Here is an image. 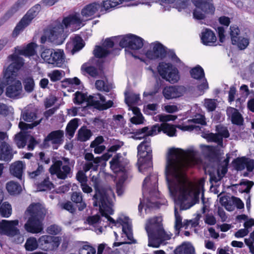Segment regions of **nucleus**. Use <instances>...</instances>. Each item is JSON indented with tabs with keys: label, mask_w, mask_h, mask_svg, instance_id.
<instances>
[{
	"label": "nucleus",
	"mask_w": 254,
	"mask_h": 254,
	"mask_svg": "<svg viewBox=\"0 0 254 254\" xmlns=\"http://www.w3.org/2000/svg\"><path fill=\"white\" fill-rule=\"evenodd\" d=\"M190 165V159L185 154L173 149L169 150L165 167L166 180L170 192L178 194L181 209H189L194 204L185 203L190 196L186 171Z\"/></svg>",
	"instance_id": "1"
},
{
	"label": "nucleus",
	"mask_w": 254,
	"mask_h": 254,
	"mask_svg": "<svg viewBox=\"0 0 254 254\" xmlns=\"http://www.w3.org/2000/svg\"><path fill=\"white\" fill-rule=\"evenodd\" d=\"M7 61L11 62L3 72V85L7 86L5 95L7 97L18 99L21 97L22 86L20 80L16 79V72L23 65L24 60L17 55L12 54L8 56Z\"/></svg>",
	"instance_id": "2"
},
{
	"label": "nucleus",
	"mask_w": 254,
	"mask_h": 254,
	"mask_svg": "<svg viewBox=\"0 0 254 254\" xmlns=\"http://www.w3.org/2000/svg\"><path fill=\"white\" fill-rule=\"evenodd\" d=\"M47 213L46 209L40 203H32L25 211V219H27L24 225L25 230L32 233H38L43 230L42 222Z\"/></svg>",
	"instance_id": "3"
},
{
	"label": "nucleus",
	"mask_w": 254,
	"mask_h": 254,
	"mask_svg": "<svg viewBox=\"0 0 254 254\" xmlns=\"http://www.w3.org/2000/svg\"><path fill=\"white\" fill-rule=\"evenodd\" d=\"M162 221L161 217H154L147 221L145 230L148 236L149 247H159L161 245H165V241L171 238L164 230Z\"/></svg>",
	"instance_id": "4"
},
{
	"label": "nucleus",
	"mask_w": 254,
	"mask_h": 254,
	"mask_svg": "<svg viewBox=\"0 0 254 254\" xmlns=\"http://www.w3.org/2000/svg\"><path fill=\"white\" fill-rule=\"evenodd\" d=\"M91 181L95 190V193L93 199L94 200L93 205L97 207L100 203L101 206L105 208L110 213H112V210L108 206L111 201V198L114 195L111 189H107L100 187L101 180L97 176H93Z\"/></svg>",
	"instance_id": "5"
},
{
	"label": "nucleus",
	"mask_w": 254,
	"mask_h": 254,
	"mask_svg": "<svg viewBox=\"0 0 254 254\" xmlns=\"http://www.w3.org/2000/svg\"><path fill=\"white\" fill-rule=\"evenodd\" d=\"M151 139L145 137L144 140L137 146L138 170L144 173L147 169L152 167V149L150 146Z\"/></svg>",
	"instance_id": "6"
},
{
	"label": "nucleus",
	"mask_w": 254,
	"mask_h": 254,
	"mask_svg": "<svg viewBox=\"0 0 254 254\" xmlns=\"http://www.w3.org/2000/svg\"><path fill=\"white\" fill-rule=\"evenodd\" d=\"M195 8L193 11V18L204 20L207 16L214 14L215 6L213 0H192Z\"/></svg>",
	"instance_id": "7"
},
{
	"label": "nucleus",
	"mask_w": 254,
	"mask_h": 254,
	"mask_svg": "<svg viewBox=\"0 0 254 254\" xmlns=\"http://www.w3.org/2000/svg\"><path fill=\"white\" fill-rule=\"evenodd\" d=\"M40 10L41 5L39 4H37L31 8L17 24L13 31L12 37H17L21 32L23 31L30 24L32 19L38 14Z\"/></svg>",
	"instance_id": "8"
},
{
	"label": "nucleus",
	"mask_w": 254,
	"mask_h": 254,
	"mask_svg": "<svg viewBox=\"0 0 254 254\" xmlns=\"http://www.w3.org/2000/svg\"><path fill=\"white\" fill-rule=\"evenodd\" d=\"M158 71L162 78L171 83L177 82L179 79L177 68H173L171 64L164 62L159 64Z\"/></svg>",
	"instance_id": "9"
},
{
	"label": "nucleus",
	"mask_w": 254,
	"mask_h": 254,
	"mask_svg": "<svg viewBox=\"0 0 254 254\" xmlns=\"http://www.w3.org/2000/svg\"><path fill=\"white\" fill-rule=\"evenodd\" d=\"M64 26L59 20L53 22L51 25L49 38L50 41L57 45L63 43L66 35L64 33Z\"/></svg>",
	"instance_id": "10"
},
{
	"label": "nucleus",
	"mask_w": 254,
	"mask_h": 254,
	"mask_svg": "<svg viewBox=\"0 0 254 254\" xmlns=\"http://www.w3.org/2000/svg\"><path fill=\"white\" fill-rule=\"evenodd\" d=\"M122 37H115L107 38L105 40L102 46H96L93 51L95 57L98 58H105L111 53L110 49L113 48L116 43L120 41Z\"/></svg>",
	"instance_id": "11"
},
{
	"label": "nucleus",
	"mask_w": 254,
	"mask_h": 254,
	"mask_svg": "<svg viewBox=\"0 0 254 254\" xmlns=\"http://www.w3.org/2000/svg\"><path fill=\"white\" fill-rule=\"evenodd\" d=\"M22 117L23 120L27 122H33L31 124H26L23 122H20L19 127L22 130L32 129L40 124L42 119L36 120L37 119V114L34 109H26L22 113Z\"/></svg>",
	"instance_id": "12"
},
{
	"label": "nucleus",
	"mask_w": 254,
	"mask_h": 254,
	"mask_svg": "<svg viewBox=\"0 0 254 254\" xmlns=\"http://www.w3.org/2000/svg\"><path fill=\"white\" fill-rule=\"evenodd\" d=\"M128 161L122 157L120 153L116 154L110 162V168L115 173H122L128 176L129 168Z\"/></svg>",
	"instance_id": "13"
},
{
	"label": "nucleus",
	"mask_w": 254,
	"mask_h": 254,
	"mask_svg": "<svg viewBox=\"0 0 254 254\" xmlns=\"http://www.w3.org/2000/svg\"><path fill=\"white\" fill-rule=\"evenodd\" d=\"M64 138L63 130L52 131L45 138L42 146L44 148H48L50 146V142L51 141L53 149H57L59 146L63 143Z\"/></svg>",
	"instance_id": "14"
},
{
	"label": "nucleus",
	"mask_w": 254,
	"mask_h": 254,
	"mask_svg": "<svg viewBox=\"0 0 254 254\" xmlns=\"http://www.w3.org/2000/svg\"><path fill=\"white\" fill-rule=\"evenodd\" d=\"M143 39L140 37L131 34L123 37L120 41L122 48L127 47L131 50H139L143 46Z\"/></svg>",
	"instance_id": "15"
},
{
	"label": "nucleus",
	"mask_w": 254,
	"mask_h": 254,
	"mask_svg": "<svg viewBox=\"0 0 254 254\" xmlns=\"http://www.w3.org/2000/svg\"><path fill=\"white\" fill-rule=\"evenodd\" d=\"M52 175L56 174L59 179L64 180L72 173L71 168L68 165L63 166V162L58 160L49 168Z\"/></svg>",
	"instance_id": "16"
},
{
	"label": "nucleus",
	"mask_w": 254,
	"mask_h": 254,
	"mask_svg": "<svg viewBox=\"0 0 254 254\" xmlns=\"http://www.w3.org/2000/svg\"><path fill=\"white\" fill-rule=\"evenodd\" d=\"M38 243L40 248L45 251H53L57 249L60 244L59 237L49 235L40 237Z\"/></svg>",
	"instance_id": "17"
},
{
	"label": "nucleus",
	"mask_w": 254,
	"mask_h": 254,
	"mask_svg": "<svg viewBox=\"0 0 254 254\" xmlns=\"http://www.w3.org/2000/svg\"><path fill=\"white\" fill-rule=\"evenodd\" d=\"M18 223L17 220H2L0 222V234L8 237H13L19 234V230L16 227Z\"/></svg>",
	"instance_id": "18"
},
{
	"label": "nucleus",
	"mask_w": 254,
	"mask_h": 254,
	"mask_svg": "<svg viewBox=\"0 0 254 254\" xmlns=\"http://www.w3.org/2000/svg\"><path fill=\"white\" fill-rule=\"evenodd\" d=\"M152 50H148L146 53V56L151 60L160 58L164 59L167 55L166 48L158 42L152 43Z\"/></svg>",
	"instance_id": "19"
},
{
	"label": "nucleus",
	"mask_w": 254,
	"mask_h": 254,
	"mask_svg": "<svg viewBox=\"0 0 254 254\" xmlns=\"http://www.w3.org/2000/svg\"><path fill=\"white\" fill-rule=\"evenodd\" d=\"M190 74L192 78L200 80L202 79V82L197 85L199 90H203L208 88V84L206 79L204 77V72L203 68L199 65H197L190 70Z\"/></svg>",
	"instance_id": "20"
},
{
	"label": "nucleus",
	"mask_w": 254,
	"mask_h": 254,
	"mask_svg": "<svg viewBox=\"0 0 254 254\" xmlns=\"http://www.w3.org/2000/svg\"><path fill=\"white\" fill-rule=\"evenodd\" d=\"M99 9L101 12L105 11L102 2H94L85 5L82 9L81 14L84 17L88 18L94 15Z\"/></svg>",
	"instance_id": "21"
},
{
	"label": "nucleus",
	"mask_w": 254,
	"mask_h": 254,
	"mask_svg": "<svg viewBox=\"0 0 254 254\" xmlns=\"http://www.w3.org/2000/svg\"><path fill=\"white\" fill-rule=\"evenodd\" d=\"M120 221V224L122 225V230L124 233L126 234L128 240L130 242H125L126 244H136V240L133 239V234L131 231V225L129 222V219L127 217H125L124 219L119 218L117 220V222Z\"/></svg>",
	"instance_id": "22"
},
{
	"label": "nucleus",
	"mask_w": 254,
	"mask_h": 254,
	"mask_svg": "<svg viewBox=\"0 0 254 254\" xmlns=\"http://www.w3.org/2000/svg\"><path fill=\"white\" fill-rule=\"evenodd\" d=\"M184 87L183 86H170L165 87L163 90V94L167 99L179 97L183 93Z\"/></svg>",
	"instance_id": "23"
},
{
	"label": "nucleus",
	"mask_w": 254,
	"mask_h": 254,
	"mask_svg": "<svg viewBox=\"0 0 254 254\" xmlns=\"http://www.w3.org/2000/svg\"><path fill=\"white\" fill-rule=\"evenodd\" d=\"M226 114L231 122L234 125L242 126L243 125L244 119L239 111L233 107H228L226 110Z\"/></svg>",
	"instance_id": "24"
},
{
	"label": "nucleus",
	"mask_w": 254,
	"mask_h": 254,
	"mask_svg": "<svg viewBox=\"0 0 254 254\" xmlns=\"http://www.w3.org/2000/svg\"><path fill=\"white\" fill-rule=\"evenodd\" d=\"M215 33L210 29H205L201 33L202 43L206 46H213L216 42Z\"/></svg>",
	"instance_id": "25"
},
{
	"label": "nucleus",
	"mask_w": 254,
	"mask_h": 254,
	"mask_svg": "<svg viewBox=\"0 0 254 254\" xmlns=\"http://www.w3.org/2000/svg\"><path fill=\"white\" fill-rule=\"evenodd\" d=\"M62 22L64 27L67 28L71 25L80 26L82 24V19H81L79 13H75L64 17Z\"/></svg>",
	"instance_id": "26"
},
{
	"label": "nucleus",
	"mask_w": 254,
	"mask_h": 254,
	"mask_svg": "<svg viewBox=\"0 0 254 254\" xmlns=\"http://www.w3.org/2000/svg\"><path fill=\"white\" fill-rule=\"evenodd\" d=\"M203 169L205 174L209 175L211 183H217L222 178L220 174L219 169L218 167L204 166Z\"/></svg>",
	"instance_id": "27"
},
{
	"label": "nucleus",
	"mask_w": 254,
	"mask_h": 254,
	"mask_svg": "<svg viewBox=\"0 0 254 254\" xmlns=\"http://www.w3.org/2000/svg\"><path fill=\"white\" fill-rule=\"evenodd\" d=\"M51 60L50 64H55L58 67L62 66L64 62V54L63 50L54 49Z\"/></svg>",
	"instance_id": "28"
},
{
	"label": "nucleus",
	"mask_w": 254,
	"mask_h": 254,
	"mask_svg": "<svg viewBox=\"0 0 254 254\" xmlns=\"http://www.w3.org/2000/svg\"><path fill=\"white\" fill-rule=\"evenodd\" d=\"M11 150L10 146L7 143H1V145H0V159L5 161L11 160L13 157Z\"/></svg>",
	"instance_id": "29"
},
{
	"label": "nucleus",
	"mask_w": 254,
	"mask_h": 254,
	"mask_svg": "<svg viewBox=\"0 0 254 254\" xmlns=\"http://www.w3.org/2000/svg\"><path fill=\"white\" fill-rule=\"evenodd\" d=\"M150 197L148 198L146 202V207L147 208H159L161 203L158 201H155V199L159 198V193L154 189L149 192Z\"/></svg>",
	"instance_id": "30"
},
{
	"label": "nucleus",
	"mask_w": 254,
	"mask_h": 254,
	"mask_svg": "<svg viewBox=\"0 0 254 254\" xmlns=\"http://www.w3.org/2000/svg\"><path fill=\"white\" fill-rule=\"evenodd\" d=\"M92 135L93 133L91 130L84 126L78 130L76 138L78 141L85 142L89 140Z\"/></svg>",
	"instance_id": "31"
},
{
	"label": "nucleus",
	"mask_w": 254,
	"mask_h": 254,
	"mask_svg": "<svg viewBox=\"0 0 254 254\" xmlns=\"http://www.w3.org/2000/svg\"><path fill=\"white\" fill-rule=\"evenodd\" d=\"M72 202L76 203L79 211H82L86 207V204L83 201V195L81 192L74 191L71 195Z\"/></svg>",
	"instance_id": "32"
},
{
	"label": "nucleus",
	"mask_w": 254,
	"mask_h": 254,
	"mask_svg": "<svg viewBox=\"0 0 254 254\" xmlns=\"http://www.w3.org/2000/svg\"><path fill=\"white\" fill-rule=\"evenodd\" d=\"M175 254H195L194 247L190 243H184L174 251Z\"/></svg>",
	"instance_id": "33"
},
{
	"label": "nucleus",
	"mask_w": 254,
	"mask_h": 254,
	"mask_svg": "<svg viewBox=\"0 0 254 254\" xmlns=\"http://www.w3.org/2000/svg\"><path fill=\"white\" fill-rule=\"evenodd\" d=\"M24 165L22 161H17L10 166V172L14 176L21 179L23 171Z\"/></svg>",
	"instance_id": "34"
},
{
	"label": "nucleus",
	"mask_w": 254,
	"mask_h": 254,
	"mask_svg": "<svg viewBox=\"0 0 254 254\" xmlns=\"http://www.w3.org/2000/svg\"><path fill=\"white\" fill-rule=\"evenodd\" d=\"M216 130L217 133H214V135L217 136L219 139H215V142L220 145L223 143V137L228 138L230 134L227 127L220 125L216 126Z\"/></svg>",
	"instance_id": "35"
},
{
	"label": "nucleus",
	"mask_w": 254,
	"mask_h": 254,
	"mask_svg": "<svg viewBox=\"0 0 254 254\" xmlns=\"http://www.w3.org/2000/svg\"><path fill=\"white\" fill-rule=\"evenodd\" d=\"M207 157L209 160V162L204 166L218 167L220 165L221 159L217 152L214 150H211L208 153Z\"/></svg>",
	"instance_id": "36"
},
{
	"label": "nucleus",
	"mask_w": 254,
	"mask_h": 254,
	"mask_svg": "<svg viewBox=\"0 0 254 254\" xmlns=\"http://www.w3.org/2000/svg\"><path fill=\"white\" fill-rule=\"evenodd\" d=\"M6 188L7 191L11 195L18 194L22 190V188L20 185L13 181L8 182L6 184Z\"/></svg>",
	"instance_id": "37"
},
{
	"label": "nucleus",
	"mask_w": 254,
	"mask_h": 254,
	"mask_svg": "<svg viewBox=\"0 0 254 254\" xmlns=\"http://www.w3.org/2000/svg\"><path fill=\"white\" fill-rule=\"evenodd\" d=\"M78 119H74L71 120L67 124L66 127V135L69 137H72L75 131L78 127Z\"/></svg>",
	"instance_id": "38"
},
{
	"label": "nucleus",
	"mask_w": 254,
	"mask_h": 254,
	"mask_svg": "<svg viewBox=\"0 0 254 254\" xmlns=\"http://www.w3.org/2000/svg\"><path fill=\"white\" fill-rule=\"evenodd\" d=\"M112 203V198H111V201H110V204H109L108 206L112 210V213H110L107 210H106V209L105 208L102 207L101 205H100L101 204L100 203H99V205H98V206L99 207V210H100L101 215L102 216L105 217L107 218V219L108 220V221H109L110 223H112L116 225V223H120V221H119L118 222H117V221L116 222L113 218H112L111 216H110L109 215V214H113V212H114L113 209L111 207Z\"/></svg>",
	"instance_id": "39"
},
{
	"label": "nucleus",
	"mask_w": 254,
	"mask_h": 254,
	"mask_svg": "<svg viewBox=\"0 0 254 254\" xmlns=\"http://www.w3.org/2000/svg\"><path fill=\"white\" fill-rule=\"evenodd\" d=\"M27 140V134L20 132L15 135L14 141L19 148H23L26 145Z\"/></svg>",
	"instance_id": "40"
},
{
	"label": "nucleus",
	"mask_w": 254,
	"mask_h": 254,
	"mask_svg": "<svg viewBox=\"0 0 254 254\" xmlns=\"http://www.w3.org/2000/svg\"><path fill=\"white\" fill-rule=\"evenodd\" d=\"M37 45L34 43H31L27 45L26 47L19 51L20 55L25 56H34L35 54V48Z\"/></svg>",
	"instance_id": "41"
},
{
	"label": "nucleus",
	"mask_w": 254,
	"mask_h": 254,
	"mask_svg": "<svg viewBox=\"0 0 254 254\" xmlns=\"http://www.w3.org/2000/svg\"><path fill=\"white\" fill-rule=\"evenodd\" d=\"M101 2L103 9L105 11H107L110 10V9L114 8L121 4L123 1L122 0H103Z\"/></svg>",
	"instance_id": "42"
},
{
	"label": "nucleus",
	"mask_w": 254,
	"mask_h": 254,
	"mask_svg": "<svg viewBox=\"0 0 254 254\" xmlns=\"http://www.w3.org/2000/svg\"><path fill=\"white\" fill-rule=\"evenodd\" d=\"M12 208L7 202H3L0 207V214L3 217L7 218L11 214Z\"/></svg>",
	"instance_id": "43"
},
{
	"label": "nucleus",
	"mask_w": 254,
	"mask_h": 254,
	"mask_svg": "<svg viewBox=\"0 0 254 254\" xmlns=\"http://www.w3.org/2000/svg\"><path fill=\"white\" fill-rule=\"evenodd\" d=\"M175 235L176 236H179L180 234V230L181 228L185 226V225L183 224L182 223V218L181 216L178 213L177 209L175 208Z\"/></svg>",
	"instance_id": "44"
},
{
	"label": "nucleus",
	"mask_w": 254,
	"mask_h": 254,
	"mask_svg": "<svg viewBox=\"0 0 254 254\" xmlns=\"http://www.w3.org/2000/svg\"><path fill=\"white\" fill-rule=\"evenodd\" d=\"M39 246L38 241L34 237L27 239L25 244V248L27 251H32L36 250Z\"/></svg>",
	"instance_id": "45"
},
{
	"label": "nucleus",
	"mask_w": 254,
	"mask_h": 254,
	"mask_svg": "<svg viewBox=\"0 0 254 254\" xmlns=\"http://www.w3.org/2000/svg\"><path fill=\"white\" fill-rule=\"evenodd\" d=\"M24 88L26 92H32L34 88L35 83L32 77H27L23 80Z\"/></svg>",
	"instance_id": "46"
},
{
	"label": "nucleus",
	"mask_w": 254,
	"mask_h": 254,
	"mask_svg": "<svg viewBox=\"0 0 254 254\" xmlns=\"http://www.w3.org/2000/svg\"><path fill=\"white\" fill-rule=\"evenodd\" d=\"M127 174L122 175L116 184V192L118 195H122L124 192V183L127 179Z\"/></svg>",
	"instance_id": "47"
},
{
	"label": "nucleus",
	"mask_w": 254,
	"mask_h": 254,
	"mask_svg": "<svg viewBox=\"0 0 254 254\" xmlns=\"http://www.w3.org/2000/svg\"><path fill=\"white\" fill-rule=\"evenodd\" d=\"M236 42H232L234 45H237L240 50L245 49L249 44V39L247 38L239 36L236 39Z\"/></svg>",
	"instance_id": "48"
},
{
	"label": "nucleus",
	"mask_w": 254,
	"mask_h": 254,
	"mask_svg": "<svg viewBox=\"0 0 254 254\" xmlns=\"http://www.w3.org/2000/svg\"><path fill=\"white\" fill-rule=\"evenodd\" d=\"M81 70L84 71L93 77H96L99 75L97 68L93 66H87L86 64L81 66Z\"/></svg>",
	"instance_id": "49"
},
{
	"label": "nucleus",
	"mask_w": 254,
	"mask_h": 254,
	"mask_svg": "<svg viewBox=\"0 0 254 254\" xmlns=\"http://www.w3.org/2000/svg\"><path fill=\"white\" fill-rule=\"evenodd\" d=\"M246 157L237 158L232 162L233 166L237 171H242L246 167Z\"/></svg>",
	"instance_id": "50"
},
{
	"label": "nucleus",
	"mask_w": 254,
	"mask_h": 254,
	"mask_svg": "<svg viewBox=\"0 0 254 254\" xmlns=\"http://www.w3.org/2000/svg\"><path fill=\"white\" fill-rule=\"evenodd\" d=\"M53 184L49 180V178L47 177L41 183L37 186V189L39 191H46L50 190L53 188Z\"/></svg>",
	"instance_id": "51"
},
{
	"label": "nucleus",
	"mask_w": 254,
	"mask_h": 254,
	"mask_svg": "<svg viewBox=\"0 0 254 254\" xmlns=\"http://www.w3.org/2000/svg\"><path fill=\"white\" fill-rule=\"evenodd\" d=\"M176 131L177 130L174 126L167 123H163V132L168 136H176Z\"/></svg>",
	"instance_id": "52"
},
{
	"label": "nucleus",
	"mask_w": 254,
	"mask_h": 254,
	"mask_svg": "<svg viewBox=\"0 0 254 254\" xmlns=\"http://www.w3.org/2000/svg\"><path fill=\"white\" fill-rule=\"evenodd\" d=\"M139 100V96L138 94L133 93L129 94L128 95L125 93V102L129 106L131 104H135Z\"/></svg>",
	"instance_id": "53"
},
{
	"label": "nucleus",
	"mask_w": 254,
	"mask_h": 254,
	"mask_svg": "<svg viewBox=\"0 0 254 254\" xmlns=\"http://www.w3.org/2000/svg\"><path fill=\"white\" fill-rule=\"evenodd\" d=\"M59 206L62 209L66 210L71 213H74L76 211V208L74 206L72 202L70 201L60 203L59 204Z\"/></svg>",
	"instance_id": "54"
},
{
	"label": "nucleus",
	"mask_w": 254,
	"mask_h": 254,
	"mask_svg": "<svg viewBox=\"0 0 254 254\" xmlns=\"http://www.w3.org/2000/svg\"><path fill=\"white\" fill-rule=\"evenodd\" d=\"M79 254H96V249L93 247L84 244L79 249Z\"/></svg>",
	"instance_id": "55"
},
{
	"label": "nucleus",
	"mask_w": 254,
	"mask_h": 254,
	"mask_svg": "<svg viewBox=\"0 0 254 254\" xmlns=\"http://www.w3.org/2000/svg\"><path fill=\"white\" fill-rule=\"evenodd\" d=\"M74 98L73 101L74 104L77 105H80L84 102H85L87 94L82 93L79 91H77L74 94Z\"/></svg>",
	"instance_id": "56"
},
{
	"label": "nucleus",
	"mask_w": 254,
	"mask_h": 254,
	"mask_svg": "<svg viewBox=\"0 0 254 254\" xmlns=\"http://www.w3.org/2000/svg\"><path fill=\"white\" fill-rule=\"evenodd\" d=\"M163 131V123L159 125L158 124H156L155 125L153 126L151 129L147 131V133L146 135V137H148L149 135H153L154 134H156L157 133Z\"/></svg>",
	"instance_id": "57"
},
{
	"label": "nucleus",
	"mask_w": 254,
	"mask_h": 254,
	"mask_svg": "<svg viewBox=\"0 0 254 254\" xmlns=\"http://www.w3.org/2000/svg\"><path fill=\"white\" fill-rule=\"evenodd\" d=\"M230 34L231 36V41L232 42H234L235 43L236 42V39L238 37H239V35L240 34V29H239L238 27L235 25V26H231L230 27Z\"/></svg>",
	"instance_id": "58"
},
{
	"label": "nucleus",
	"mask_w": 254,
	"mask_h": 254,
	"mask_svg": "<svg viewBox=\"0 0 254 254\" xmlns=\"http://www.w3.org/2000/svg\"><path fill=\"white\" fill-rule=\"evenodd\" d=\"M189 123H193L194 124H198L203 126L206 125V122L205 121V118L204 116L201 114H197L195 118L192 120H189L188 121Z\"/></svg>",
	"instance_id": "59"
},
{
	"label": "nucleus",
	"mask_w": 254,
	"mask_h": 254,
	"mask_svg": "<svg viewBox=\"0 0 254 254\" xmlns=\"http://www.w3.org/2000/svg\"><path fill=\"white\" fill-rule=\"evenodd\" d=\"M176 118V116L171 115L159 114L155 117V120H159L160 122H166L169 121H174Z\"/></svg>",
	"instance_id": "60"
},
{
	"label": "nucleus",
	"mask_w": 254,
	"mask_h": 254,
	"mask_svg": "<svg viewBox=\"0 0 254 254\" xmlns=\"http://www.w3.org/2000/svg\"><path fill=\"white\" fill-rule=\"evenodd\" d=\"M64 74V71L62 70L60 71L58 70H55L49 75V76L51 80L52 81L55 82L58 80H60L62 78Z\"/></svg>",
	"instance_id": "61"
},
{
	"label": "nucleus",
	"mask_w": 254,
	"mask_h": 254,
	"mask_svg": "<svg viewBox=\"0 0 254 254\" xmlns=\"http://www.w3.org/2000/svg\"><path fill=\"white\" fill-rule=\"evenodd\" d=\"M53 49H46L41 53V58L47 63H50L51 57L53 52Z\"/></svg>",
	"instance_id": "62"
},
{
	"label": "nucleus",
	"mask_w": 254,
	"mask_h": 254,
	"mask_svg": "<svg viewBox=\"0 0 254 254\" xmlns=\"http://www.w3.org/2000/svg\"><path fill=\"white\" fill-rule=\"evenodd\" d=\"M96 88L100 91L109 92L111 88L108 85H106L104 81L102 80H97L95 82Z\"/></svg>",
	"instance_id": "63"
},
{
	"label": "nucleus",
	"mask_w": 254,
	"mask_h": 254,
	"mask_svg": "<svg viewBox=\"0 0 254 254\" xmlns=\"http://www.w3.org/2000/svg\"><path fill=\"white\" fill-rule=\"evenodd\" d=\"M189 0H175L174 1L175 7L179 11L186 8L189 4Z\"/></svg>",
	"instance_id": "64"
}]
</instances>
